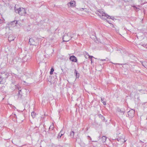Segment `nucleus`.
Masks as SVG:
<instances>
[{"label": "nucleus", "instance_id": "1", "mask_svg": "<svg viewBox=\"0 0 147 147\" xmlns=\"http://www.w3.org/2000/svg\"><path fill=\"white\" fill-rule=\"evenodd\" d=\"M96 13L102 19H105V17L107 18H109L111 19L114 20V17L108 15L106 13L102 11V10H98V11H97Z\"/></svg>", "mask_w": 147, "mask_h": 147}, {"label": "nucleus", "instance_id": "2", "mask_svg": "<svg viewBox=\"0 0 147 147\" xmlns=\"http://www.w3.org/2000/svg\"><path fill=\"white\" fill-rule=\"evenodd\" d=\"M9 74L7 72L1 73L0 74V84L4 83L5 79L9 76Z\"/></svg>", "mask_w": 147, "mask_h": 147}, {"label": "nucleus", "instance_id": "3", "mask_svg": "<svg viewBox=\"0 0 147 147\" xmlns=\"http://www.w3.org/2000/svg\"><path fill=\"white\" fill-rule=\"evenodd\" d=\"M72 38V37L71 36V33L68 32L67 34H65L63 37V41L66 42L68 41Z\"/></svg>", "mask_w": 147, "mask_h": 147}, {"label": "nucleus", "instance_id": "4", "mask_svg": "<svg viewBox=\"0 0 147 147\" xmlns=\"http://www.w3.org/2000/svg\"><path fill=\"white\" fill-rule=\"evenodd\" d=\"M15 11L16 13H18L20 15L23 16L25 14L26 12V10H15Z\"/></svg>", "mask_w": 147, "mask_h": 147}, {"label": "nucleus", "instance_id": "5", "mask_svg": "<svg viewBox=\"0 0 147 147\" xmlns=\"http://www.w3.org/2000/svg\"><path fill=\"white\" fill-rule=\"evenodd\" d=\"M17 23V21L14 20L9 23V25L10 27H14L16 26Z\"/></svg>", "mask_w": 147, "mask_h": 147}, {"label": "nucleus", "instance_id": "6", "mask_svg": "<svg viewBox=\"0 0 147 147\" xmlns=\"http://www.w3.org/2000/svg\"><path fill=\"white\" fill-rule=\"evenodd\" d=\"M134 110L131 109L128 112V115L130 117H132L134 116Z\"/></svg>", "mask_w": 147, "mask_h": 147}, {"label": "nucleus", "instance_id": "7", "mask_svg": "<svg viewBox=\"0 0 147 147\" xmlns=\"http://www.w3.org/2000/svg\"><path fill=\"white\" fill-rule=\"evenodd\" d=\"M69 59L71 61L74 62H76L77 61V58L74 55L70 56L69 57Z\"/></svg>", "mask_w": 147, "mask_h": 147}, {"label": "nucleus", "instance_id": "8", "mask_svg": "<svg viewBox=\"0 0 147 147\" xmlns=\"http://www.w3.org/2000/svg\"><path fill=\"white\" fill-rule=\"evenodd\" d=\"M76 2L74 1H71L67 4L69 7H74L75 6Z\"/></svg>", "mask_w": 147, "mask_h": 147}, {"label": "nucleus", "instance_id": "9", "mask_svg": "<svg viewBox=\"0 0 147 147\" xmlns=\"http://www.w3.org/2000/svg\"><path fill=\"white\" fill-rule=\"evenodd\" d=\"M117 111L118 112L121 113L122 115H124L125 112V111L123 108L120 109L119 108H118L117 109Z\"/></svg>", "mask_w": 147, "mask_h": 147}, {"label": "nucleus", "instance_id": "10", "mask_svg": "<svg viewBox=\"0 0 147 147\" xmlns=\"http://www.w3.org/2000/svg\"><path fill=\"white\" fill-rule=\"evenodd\" d=\"M64 132H63L62 129H61L60 132L59 133L57 136V138L59 139H60L62 136L64 134Z\"/></svg>", "mask_w": 147, "mask_h": 147}, {"label": "nucleus", "instance_id": "11", "mask_svg": "<svg viewBox=\"0 0 147 147\" xmlns=\"http://www.w3.org/2000/svg\"><path fill=\"white\" fill-rule=\"evenodd\" d=\"M14 39L15 37L13 35L11 34L10 35L8 38V40L10 42L14 40Z\"/></svg>", "mask_w": 147, "mask_h": 147}, {"label": "nucleus", "instance_id": "12", "mask_svg": "<svg viewBox=\"0 0 147 147\" xmlns=\"http://www.w3.org/2000/svg\"><path fill=\"white\" fill-rule=\"evenodd\" d=\"M29 43L30 45H32L36 46L37 44H35L34 40L32 38H30L29 40Z\"/></svg>", "mask_w": 147, "mask_h": 147}, {"label": "nucleus", "instance_id": "13", "mask_svg": "<svg viewBox=\"0 0 147 147\" xmlns=\"http://www.w3.org/2000/svg\"><path fill=\"white\" fill-rule=\"evenodd\" d=\"M16 88L19 90V91L18 92V94L19 97H21L22 95L20 94V92L21 91V90L20 89V88L18 85H15Z\"/></svg>", "mask_w": 147, "mask_h": 147}, {"label": "nucleus", "instance_id": "14", "mask_svg": "<svg viewBox=\"0 0 147 147\" xmlns=\"http://www.w3.org/2000/svg\"><path fill=\"white\" fill-rule=\"evenodd\" d=\"M101 102L103 103L104 105H106V102L104 98H101Z\"/></svg>", "mask_w": 147, "mask_h": 147}, {"label": "nucleus", "instance_id": "15", "mask_svg": "<svg viewBox=\"0 0 147 147\" xmlns=\"http://www.w3.org/2000/svg\"><path fill=\"white\" fill-rule=\"evenodd\" d=\"M140 46L143 47H145L146 49L147 48V45L146 44H143L142 43H140L139 45L138 46L140 47Z\"/></svg>", "mask_w": 147, "mask_h": 147}, {"label": "nucleus", "instance_id": "16", "mask_svg": "<svg viewBox=\"0 0 147 147\" xmlns=\"http://www.w3.org/2000/svg\"><path fill=\"white\" fill-rule=\"evenodd\" d=\"M107 138L105 136H103L102 138V142H105Z\"/></svg>", "mask_w": 147, "mask_h": 147}, {"label": "nucleus", "instance_id": "17", "mask_svg": "<svg viewBox=\"0 0 147 147\" xmlns=\"http://www.w3.org/2000/svg\"><path fill=\"white\" fill-rule=\"evenodd\" d=\"M74 132L73 131H71L70 132V136L71 138H73L74 135Z\"/></svg>", "mask_w": 147, "mask_h": 147}, {"label": "nucleus", "instance_id": "18", "mask_svg": "<svg viewBox=\"0 0 147 147\" xmlns=\"http://www.w3.org/2000/svg\"><path fill=\"white\" fill-rule=\"evenodd\" d=\"M142 65L145 68H147V63L146 62H143Z\"/></svg>", "mask_w": 147, "mask_h": 147}, {"label": "nucleus", "instance_id": "19", "mask_svg": "<svg viewBox=\"0 0 147 147\" xmlns=\"http://www.w3.org/2000/svg\"><path fill=\"white\" fill-rule=\"evenodd\" d=\"M74 73L76 74V77L78 78L79 77V74L78 73L76 69H75V70Z\"/></svg>", "mask_w": 147, "mask_h": 147}, {"label": "nucleus", "instance_id": "20", "mask_svg": "<svg viewBox=\"0 0 147 147\" xmlns=\"http://www.w3.org/2000/svg\"><path fill=\"white\" fill-rule=\"evenodd\" d=\"M36 115V113L34 112L33 111L32 112L31 115L33 118H34L35 117Z\"/></svg>", "mask_w": 147, "mask_h": 147}, {"label": "nucleus", "instance_id": "21", "mask_svg": "<svg viewBox=\"0 0 147 147\" xmlns=\"http://www.w3.org/2000/svg\"><path fill=\"white\" fill-rule=\"evenodd\" d=\"M14 9H21V8L19 7L18 5H16L14 7Z\"/></svg>", "mask_w": 147, "mask_h": 147}, {"label": "nucleus", "instance_id": "22", "mask_svg": "<svg viewBox=\"0 0 147 147\" xmlns=\"http://www.w3.org/2000/svg\"><path fill=\"white\" fill-rule=\"evenodd\" d=\"M99 118H100L102 120H104L105 119L104 117L101 114H100L99 115Z\"/></svg>", "mask_w": 147, "mask_h": 147}, {"label": "nucleus", "instance_id": "23", "mask_svg": "<svg viewBox=\"0 0 147 147\" xmlns=\"http://www.w3.org/2000/svg\"><path fill=\"white\" fill-rule=\"evenodd\" d=\"M54 71V69L53 68H52L51 69V71L50 72V74L52 75L53 74V72Z\"/></svg>", "mask_w": 147, "mask_h": 147}, {"label": "nucleus", "instance_id": "24", "mask_svg": "<svg viewBox=\"0 0 147 147\" xmlns=\"http://www.w3.org/2000/svg\"><path fill=\"white\" fill-rule=\"evenodd\" d=\"M132 7H134V8H136V9H140L139 8H138V7H139V5H134L133 6H132Z\"/></svg>", "mask_w": 147, "mask_h": 147}, {"label": "nucleus", "instance_id": "25", "mask_svg": "<svg viewBox=\"0 0 147 147\" xmlns=\"http://www.w3.org/2000/svg\"><path fill=\"white\" fill-rule=\"evenodd\" d=\"M89 58L91 59H92L93 58H94V57L92 56H90L89 55Z\"/></svg>", "mask_w": 147, "mask_h": 147}, {"label": "nucleus", "instance_id": "26", "mask_svg": "<svg viewBox=\"0 0 147 147\" xmlns=\"http://www.w3.org/2000/svg\"><path fill=\"white\" fill-rule=\"evenodd\" d=\"M53 127V125H51L49 127V129H52V128Z\"/></svg>", "mask_w": 147, "mask_h": 147}, {"label": "nucleus", "instance_id": "27", "mask_svg": "<svg viewBox=\"0 0 147 147\" xmlns=\"http://www.w3.org/2000/svg\"><path fill=\"white\" fill-rule=\"evenodd\" d=\"M86 55H87L88 56H89V55L88 53L87 52H86Z\"/></svg>", "mask_w": 147, "mask_h": 147}, {"label": "nucleus", "instance_id": "28", "mask_svg": "<svg viewBox=\"0 0 147 147\" xmlns=\"http://www.w3.org/2000/svg\"><path fill=\"white\" fill-rule=\"evenodd\" d=\"M100 60L102 61H107L106 60V59H102Z\"/></svg>", "mask_w": 147, "mask_h": 147}, {"label": "nucleus", "instance_id": "29", "mask_svg": "<svg viewBox=\"0 0 147 147\" xmlns=\"http://www.w3.org/2000/svg\"><path fill=\"white\" fill-rule=\"evenodd\" d=\"M91 63H92L93 62H92V59H91Z\"/></svg>", "mask_w": 147, "mask_h": 147}, {"label": "nucleus", "instance_id": "30", "mask_svg": "<svg viewBox=\"0 0 147 147\" xmlns=\"http://www.w3.org/2000/svg\"><path fill=\"white\" fill-rule=\"evenodd\" d=\"M15 83V82H12V84H14Z\"/></svg>", "mask_w": 147, "mask_h": 147}, {"label": "nucleus", "instance_id": "31", "mask_svg": "<svg viewBox=\"0 0 147 147\" xmlns=\"http://www.w3.org/2000/svg\"><path fill=\"white\" fill-rule=\"evenodd\" d=\"M107 21L110 24H111L109 22V21L107 20Z\"/></svg>", "mask_w": 147, "mask_h": 147}, {"label": "nucleus", "instance_id": "32", "mask_svg": "<svg viewBox=\"0 0 147 147\" xmlns=\"http://www.w3.org/2000/svg\"><path fill=\"white\" fill-rule=\"evenodd\" d=\"M88 138H90V136H88Z\"/></svg>", "mask_w": 147, "mask_h": 147}, {"label": "nucleus", "instance_id": "33", "mask_svg": "<svg viewBox=\"0 0 147 147\" xmlns=\"http://www.w3.org/2000/svg\"><path fill=\"white\" fill-rule=\"evenodd\" d=\"M116 64H119V65L120 64H119V63H118V64H117V63H116Z\"/></svg>", "mask_w": 147, "mask_h": 147}, {"label": "nucleus", "instance_id": "34", "mask_svg": "<svg viewBox=\"0 0 147 147\" xmlns=\"http://www.w3.org/2000/svg\"><path fill=\"white\" fill-rule=\"evenodd\" d=\"M90 140H91V138L90 137Z\"/></svg>", "mask_w": 147, "mask_h": 147}, {"label": "nucleus", "instance_id": "35", "mask_svg": "<svg viewBox=\"0 0 147 147\" xmlns=\"http://www.w3.org/2000/svg\"><path fill=\"white\" fill-rule=\"evenodd\" d=\"M140 142H142V141H141V140H140Z\"/></svg>", "mask_w": 147, "mask_h": 147}, {"label": "nucleus", "instance_id": "36", "mask_svg": "<svg viewBox=\"0 0 147 147\" xmlns=\"http://www.w3.org/2000/svg\"><path fill=\"white\" fill-rule=\"evenodd\" d=\"M82 9H84L82 8Z\"/></svg>", "mask_w": 147, "mask_h": 147}, {"label": "nucleus", "instance_id": "37", "mask_svg": "<svg viewBox=\"0 0 147 147\" xmlns=\"http://www.w3.org/2000/svg\"><path fill=\"white\" fill-rule=\"evenodd\" d=\"M111 24L112 25V26H113V24Z\"/></svg>", "mask_w": 147, "mask_h": 147}]
</instances>
